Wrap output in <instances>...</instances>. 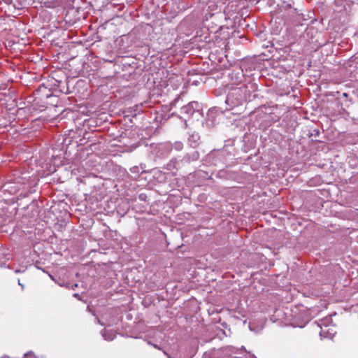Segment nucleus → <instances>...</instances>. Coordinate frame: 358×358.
Returning a JSON list of instances; mask_svg holds the SVG:
<instances>
[{
	"instance_id": "1",
	"label": "nucleus",
	"mask_w": 358,
	"mask_h": 358,
	"mask_svg": "<svg viewBox=\"0 0 358 358\" xmlns=\"http://www.w3.org/2000/svg\"><path fill=\"white\" fill-rule=\"evenodd\" d=\"M248 92L245 85L231 89L225 100L226 110H231L241 106L246 101Z\"/></svg>"
},
{
	"instance_id": "2",
	"label": "nucleus",
	"mask_w": 358,
	"mask_h": 358,
	"mask_svg": "<svg viewBox=\"0 0 358 358\" xmlns=\"http://www.w3.org/2000/svg\"><path fill=\"white\" fill-rule=\"evenodd\" d=\"M246 352L245 348H235L233 346H226L214 350L210 354V358H240L239 355Z\"/></svg>"
},
{
	"instance_id": "3",
	"label": "nucleus",
	"mask_w": 358,
	"mask_h": 358,
	"mask_svg": "<svg viewBox=\"0 0 358 358\" xmlns=\"http://www.w3.org/2000/svg\"><path fill=\"white\" fill-rule=\"evenodd\" d=\"M208 166H223L226 162V152L224 150H213L203 159Z\"/></svg>"
},
{
	"instance_id": "4",
	"label": "nucleus",
	"mask_w": 358,
	"mask_h": 358,
	"mask_svg": "<svg viewBox=\"0 0 358 358\" xmlns=\"http://www.w3.org/2000/svg\"><path fill=\"white\" fill-rule=\"evenodd\" d=\"M201 110V105L197 101H191L181 108V113L185 117H191L196 111Z\"/></svg>"
},
{
	"instance_id": "5",
	"label": "nucleus",
	"mask_w": 358,
	"mask_h": 358,
	"mask_svg": "<svg viewBox=\"0 0 358 358\" xmlns=\"http://www.w3.org/2000/svg\"><path fill=\"white\" fill-rule=\"evenodd\" d=\"M200 136L198 133L194 132L188 138V144L192 148H196L199 145Z\"/></svg>"
},
{
	"instance_id": "6",
	"label": "nucleus",
	"mask_w": 358,
	"mask_h": 358,
	"mask_svg": "<svg viewBox=\"0 0 358 358\" xmlns=\"http://www.w3.org/2000/svg\"><path fill=\"white\" fill-rule=\"evenodd\" d=\"M199 157H200L199 152L198 151L195 150V151H193L191 153L186 154L183 157L182 160L185 162L189 163V162H193V161H196L197 159H199Z\"/></svg>"
},
{
	"instance_id": "7",
	"label": "nucleus",
	"mask_w": 358,
	"mask_h": 358,
	"mask_svg": "<svg viewBox=\"0 0 358 358\" xmlns=\"http://www.w3.org/2000/svg\"><path fill=\"white\" fill-rule=\"evenodd\" d=\"M103 337L106 341H113L115 338V334L113 331L104 329L101 333Z\"/></svg>"
},
{
	"instance_id": "8",
	"label": "nucleus",
	"mask_w": 358,
	"mask_h": 358,
	"mask_svg": "<svg viewBox=\"0 0 358 358\" xmlns=\"http://www.w3.org/2000/svg\"><path fill=\"white\" fill-rule=\"evenodd\" d=\"M182 147H183V145L181 142H176L174 143V148L177 150H182Z\"/></svg>"
},
{
	"instance_id": "9",
	"label": "nucleus",
	"mask_w": 358,
	"mask_h": 358,
	"mask_svg": "<svg viewBox=\"0 0 358 358\" xmlns=\"http://www.w3.org/2000/svg\"><path fill=\"white\" fill-rule=\"evenodd\" d=\"M24 358H36L31 352H28L24 355Z\"/></svg>"
},
{
	"instance_id": "10",
	"label": "nucleus",
	"mask_w": 358,
	"mask_h": 358,
	"mask_svg": "<svg viewBox=\"0 0 358 358\" xmlns=\"http://www.w3.org/2000/svg\"><path fill=\"white\" fill-rule=\"evenodd\" d=\"M138 168L137 166H134V167H133L132 169H131V171L132 173H135V172H137V171H138Z\"/></svg>"
},
{
	"instance_id": "11",
	"label": "nucleus",
	"mask_w": 358,
	"mask_h": 358,
	"mask_svg": "<svg viewBox=\"0 0 358 358\" xmlns=\"http://www.w3.org/2000/svg\"><path fill=\"white\" fill-rule=\"evenodd\" d=\"M76 287H78V284L75 283L71 285V289L74 290V289H76Z\"/></svg>"
},
{
	"instance_id": "12",
	"label": "nucleus",
	"mask_w": 358,
	"mask_h": 358,
	"mask_svg": "<svg viewBox=\"0 0 358 358\" xmlns=\"http://www.w3.org/2000/svg\"><path fill=\"white\" fill-rule=\"evenodd\" d=\"M8 185H9L8 182H7L6 184H4L3 187L5 188L6 190H8V189L9 188Z\"/></svg>"
},
{
	"instance_id": "13",
	"label": "nucleus",
	"mask_w": 358,
	"mask_h": 358,
	"mask_svg": "<svg viewBox=\"0 0 358 358\" xmlns=\"http://www.w3.org/2000/svg\"><path fill=\"white\" fill-rule=\"evenodd\" d=\"M18 285L22 287V289L24 288V285L20 282V280H18Z\"/></svg>"
},
{
	"instance_id": "14",
	"label": "nucleus",
	"mask_w": 358,
	"mask_h": 358,
	"mask_svg": "<svg viewBox=\"0 0 358 358\" xmlns=\"http://www.w3.org/2000/svg\"><path fill=\"white\" fill-rule=\"evenodd\" d=\"M73 296V297H75V298H77V299H80V296H79V294H77V293L74 294Z\"/></svg>"
},
{
	"instance_id": "15",
	"label": "nucleus",
	"mask_w": 358,
	"mask_h": 358,
	"mask_svg": "<svg viewBox=\"0 0 358 358\" xmlns=\"http://www.w3.org/2000/svg\"><path fill=\"white\" fill-rule=\"evenodd\" d=\"M177 100H178V99H174V101L171 102V105H175Z\"/></svg>"
},
{
	"instance_id": "16",
	"label": "nucleus",
	"mask_w": 358,
	"mask_h": 358,
	"mask_svg": "<svg viewBox=\"0 0 358 358\" xmlns=\"http://www.w3.org/2000/svg\"><path fill=\"white\" fill-rule=\"evenodd\" d=\"M153 346H154L155 348L158 349V350H161L160 347H159V346H158V345H153Z\"/></svg>"
},
{
	"instance_id": "17",
	"label": "nucleus",
	"mask_w": 358,
	"mask_h": 358,
	"mask_svg": "<svg viewBox=\"0 0 358 358\" xmlns=\"http://www.w3.org/2000/svg\"><path fill=\"white\" fill-rule=\"evenodd\" d=\"M164 353L168 357V358H171L170 355L167 352L164 351Z\"/></svg>"
},
{
	"instance_id": "18",
	"label": "nucleus",
	"mask_w": 358,
	"mask_h": 358,
	"mask_svg": "<svg viewBox=\"0 0 358 358\" xmlns=\"http://www.w3.org/2000/svg\"><path fill=\"white\" fill-rule=\"evenodd\" d=\"M15 272L17 273H20V272H21V271H20V270H15Z\"/></svg>"
},
{
	"instance_id": "19",
	"label": "nucleus",
	"mask_w": 358,
	"mask_h": 358,
	"mask_svg": "<svg viewBox=\"0 0 358 358\" xmlns=\"http://www.w3.org/2000/svg\"><path fill=\"white\" fill-rule=\"evenodd\" d=\"M2 358H10V357H8V356H4V357H3Z\"/></svg>"
},
{
	"instance_id": "20",
	"label": "nucleus",
	"mask_w": 358,
	"mask_h": 358,
	"mask_svg": "<svg viewBox=\"0 0 358 358\" xmlns=\"http://www.w3.org/2000/svg\"><path fill=\"white\" fill-rule=\"evenodd\" d=\"M320 335L321 336H322V331H321V332L320 333Z\"/></svg>"
}]
</instances>
